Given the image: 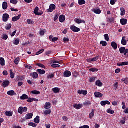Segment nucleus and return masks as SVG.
Segmentation results:
<instances>
[{"instance_id":"1","label":"nucleus","mask_w":128,"mask_h":128,"mask_svg":"<svg viewBox=\"0 0 128 128\" xmlns=\"http://www.w3.org/2000/svg\"><path fill=\"white\" fill-rule=\"evenodd\" d=\"M28 112V108L25 107H20L18 109V114H22L24 112Z\"/></svg>"},{"instance_id":"2","label":"nucleus","mask_w":128,"mask_h":128,"mask_svg":"<svg viewBox=\"0 0 128 128\" xmlns=\"http://www.w3.org/2000/svg\"><path fill=\"white\" fill-rule=\"evenodd\" d=\"M10 20V15L8 14H4L2 16V21L4 22H6Z\"/></svg>"},{"instance_id":"3","label":"nucleus","mask_w":128,"mask_h":128,"mask_svg":"<svg viewBox=\"0 0 128 128\" xmlns=\"http://www.w3.org/2000/svg\"><path fill=\"white\" fill-rule=\"evenodd\" d=\"M70 30L74 32H80V28L76 26H70Z\"/></svg>"},{"instance_id":"4","label":"nucleus","mask_w":128,"mask_h":128,"mask_svg":"<svg viewBox=\"0 0 128 128\" xmlns=\"http://www.w3.org/2000/svg\"><path fill=\"white\" fill-rule=\"evenodd\" d=\"M56 5L54 4H50L49 7V9H48V12H52L56 10Z\"/></svg>"},{"instance_id":"5","label":"nucleus","mask_w":128,"mask_h":128,"mask_svg":"<svg viewBox=\"0 0 128 128\" xmlns=\"http://www.w3.org/2000/svg\"><path fill=\"white\" fill-rule=\"evenodd\" d=\"M64 78H70V76H72V72L70 71L66 70L64 73Z\"/></svg>"},{"instance_id":"6","label":"nucleus","mask_w":128,"mask_h":128,"mask_svg":"<svg viewBox=\"0 0 128 128\" xmlns=\"http://www.w3.org/2000/svg\"><path fill=\"white\" fill-rule=\"evenodd\" d=\"M78 94H84L86 96L88 94V91L86 90H79L78 91Z\"/></svg>"},{"instance_id":"7","label":"nucleus","mask_w":128,"mask_h":128,"mask_svg":"<svg viewBox=\"0 0 128 128\" xmlns=\"http://www.w3.org/2000/svg\"><path fill=\"white\" fill-rule=\"evenodd\" d=\"M120 23L122 26H126L128 24V20L126 18H122L120 20Z\"/></svg>"},{"instance_id":"8","label":"nucleus","mask_w":128,"mask_h":128,"mask_svg":"<svg viewBox=\"0 0 128 128\" xmlns=\"http://www.w3.org/2000/svg\"><path fill=\"white\" fill-rule=\"evenodd\" d=\"M126 37L125 36H123L122 38L121 42L122 46H126L128 44V40H126Z\"/></svg>"},{"instance_id":"9","label":"nucleus","mask_w":128,"mask_h":128,"mask_svg":"<svg viewBox=\"0 0 128 128\" xmlns=\"http://www.w3.org/2000/svg\"><path fill=\"white\" fill-rule=\"evenodd\" d=\"M66 20V16L64 15H60L59 17V22H64Z\"/></svg>"},{"instance_id":"10","label":"nucleus","mask_w":128,"mask_h":128,"mask_svg":"<svg viewBox=\"0 0 128 128\" xmlns=\"http://www.w3.org/2000/svg\"><path fill=\"white\" fill-rule=\"evenodd\" d=\"M10 81L8 80H4L2 84V86L3 88H8V86H10Z\"/></svg>"},{"instance_id":"11","label":"nucleus","mask_w":128,"mask_h":128,"mask_svg":"<svg viewBox=\"0 0 128 128\" xmlns=\"http://www.w3.org/2000/svg\"><path fill=\"white\" fill-rule=\"evenodd\" d=\"M7 94L8 96H16V93L14 92V90H10L7 92Z\"/></svg>"},{"instance_id":"12","label":"nucleus","mask_w":128,"mask_h":128,"mask_svg":"<svg viewBox=\"0 0 128 128\" xmlns=\"http://www.w3.org/2000/svg\"><path fill=\"white\" fill-rule=\"evenodd\" d=\"M30 76L33 78H38V74L36 72H32L30 74Z\"/></svg>"},{"instance_id":"13","label":"nucleus","mask_w":128,"mask_h":128,"mask_svg":"<svg viewBox=\"0 0 128 128\" xmlns=\"http://www.w3.org/2000/svg\"><path fill=\"white\" fill-rule=\"evenodd\" d=\"M75 22L78 24H86V21H84V20H80L78 18L75 19Z\"/></svg>"},{"instance_id":"14","label":"nucleus","mask_w":128,"mask_h":128,"mask_svg":"<svg viewBox=\"0 0 128 128\" xmlns=\"http://www.w3.org/2000/svg\"><path fill=\"white\" fill-rule=\"evenodd\" d=\"M94 94L96 98H102V96H104V94H101L100 92H95Z\"/></svg>"},{"instance_id":"15","label":"nucleus","mask_w":128,"mask_h":128,"mask_svg":"<svg viewBox=\"0 0 128 128\" xmlns=\"http://www.w3.org/2000/svg\"><path fill=\"white\" fill-rule=\"evenodd\" d=\"M100 104L102 106H106V104L110 106V102L108 100L102 101L100 102Z\"/></svg>"},{"instance_id":"16","label":"nucleus","mask_w":128,"mask_h":128,"mask_svg":"<svg viewBox=\"0 0 128 128\" xmlns=\"http://www.w3.org/2000/svg\"><path fill=\"white\" fill-rule=\"evenodd\" d=\"M82 108V104H75L74 105V108L76 110H80Z\"/></svg>"},{"instance_id":"17","label":"nucleus","mask_w":128,"mask_h":128,"mask_svg":"<svg viewBox=\"0 0 128 128\" xmlns=\"http://www.w3.org/2000/svg\"><path fill=\"white\" fill-rule=\"evenodd\" d=\"M20 16H22V15L19 14L18 16L12 18V22H18V20L20 18Z\"/></svg>"},{"instance_id":"18","label":"nucleus","mask_w":128,"mask_h":128,"mask_svg":"<svg viewBox=\"0 0 128 128\" xmlns=\"http://www.w3.org/2000/svg\"><path fill=\"white\" fill-rule=\"evenodd\" d=\"M28 98V96L26 94H23L22 96L20 97V100H26Z\"/></svg>"},{"instance_id":"19","label":"nucleus","mask_w":128,"mask_h":128,"mask_svg":"<svg viewBox=\"0 0 128 128\" xmlns=\"http://www.w3.org/2000/svg\"><path fill=\"white\" fill-rule=\"evenodd\" d=\"M0 64L2 66H6V60H4V58H0Z\"/></svg>"},{"instance_id":"20","label":"nucleus","mask_w":128,"mask_h":128,"mask_svg":"<svg viewBox=\"0 0 128 128\" xmlns=\"http://www.w3.org/2000/svg\"><path fill=\"white\" fill-rule=\"evenodd\" d=\"M32 116H34V114L32 113H29L26 114V120H30L32 118Z\"/></svg>"},{"instance_id":"21","label":"nucleus","mask_w":128,"mask_h":128,"mask_svg":"<svg viewBox=\"0 0 128 128\" xmlns=\"http://www.w3.org/2000/svg\"><path fill=\"white\" fill-rule=\"evenodd\" d=\"M96 111V110L92 109L91 110V112L89 114V118L92 120V118H94V112Z\"/></svg>"},{"instance_id":"22","label":"nucleus","mask_w":128,"mask_h":128,"mask_svg":"<svg viewBox=\"0 0 128 128\" xmlns=\"http://www.w3.org/2000/svg\"><path fill=\"white\" fill-rule=\"evenodd\" d=\"M111 46L114 50H117L118 49V44L114 42H112L111 43Z\"/></svg>"},{"instance_id":"23","label":"nucleus","mask_w":128,"mask_h":128,"mask_svg":"<svg viewBox=\"0 0 128 128\" xmlns=\"http://www.w3.org/2000/svg\"><path fill=\"white\" fill-rule=\"evenodd\" d=\"M5 114L6 116H12V114H14V112H12V111H9V112H8L6 111V112H5Z\"/></svg>"},{"instance_id":"24","label":"nucleus","mask_w":128,"mask_h":128,"mask_svg":"<svg viewBox=\"0 0 128 128\" xmlns=\"http://www.w3.org/2000/svg\"><path fill=\"white\" fill-rule=\"evenodd\" d=\"M94 14H102V10L100 9H94L93 10Z\"/></svg>"},{"instance_id":"25","label":"nucleus","mask_w":128,"mask_h":128,"mask_svg":"<svg viewBox=\"0 0 128 128\" xmlns=\"http://www.w3.org/2000/svg\"><path fill=\"white\" fill-rule=\"evenodd\" d=\"M52 108V104L50 102H46L44 106L45 110H50Z\"/></svg>"},{"instance_id":"26","label":"nucleus","mask_w":128,"mask_h":128,"mask_svg":"<svg viewBox=\"0 0 128 128\" xmlns=\"http://www.w3.org/2000/svg\"><path fill=\"white\" fill-rule=\"evenodd\" d=\"M36 72L38 73V74L42 75V74H46V70H40V69H38L36 70Z\"/></svg>"},{"instance_id":"27","label":"nucleus","mask_w":128,"mask_h":128,"mask_svg":"<svg viewBox=\"0 0 128 128\" xmlns=\"http://www.w3.org/2000/svg\"><path fill=\"white\" fill-rule=\"evenodd\" d=\"M120 10L121 12L120 16H125V14H126V10L124 9V8H120Z\"/></svg>"},{"instance_id":"28","label":"nucleus","mask_w":128,"mask_h":128,"mask_svg":"<svg viewBox=\"0 0 128 128\" xmlns=\"http://www.w3.org/2000/svg\"><path fill=\"white\" fill-rule=\"evenodd\" d=\"M52 92H54V94H58L60 92V89L58 88H55L52 89Z\"/></svg>"},{"instance_id":"29","label":"nucleus","mask_w":128,"mask_h":128,"mask_svg":"<svg viewBox=\"0 0 128 128\" xmlns=\"http://www.w3.org/2000/svg\"><path fill=\"white\" fill-rule=\"evenodd\" d=\"M96 84L97 86L100 87H102L103 86L102 83L100 80H98L96 82Z\"/></svg>"},{"instance_id":"30","label":"nucleus","mask_w":128,"mask_h":128,"mask_svg":"<svg viewBox=\"0 0 128 128\" xmlns=\"http://www.w3.org/2000/svg\"><path fill=\"white\" fill-rule=\"evenodd\" d=\"M124 50H126V48L125 47H121L119 49V52H120V54H124Z\"/></svg>"},{"instance_id":"31","label":"nucleus","mask_w":128,"mask_h":128,"mask_svg":"<svg viewBox=\"0 0 128 128\" xmlns=\"http://www.w3.org/2000/svg\"><path fill=\"white\" fill-rule=\"evenodd\" d=\"M78 2L80 6H82L83 4H86V0H78Z\"/></svg>"},{"instance_id":"32","label":"nucleus","mask_w":128,"mask_h":128,"mask_svg":"<svg viewBox=\"0 0 128 128\" xmlns=\"http://www.w3.org/2000/svg\"><path fill=\"white\" fill-rule=\"evenodd\" d=\"M52 114V110H45V111L44 112V114H45V116H48V114Z\"/></svg>"},{"instance_id":"33","label":"nucleus","mask_w":128,"mask_h":128,"mask_svg":"<svg viewBox=\"0 0 128 128\" xmlns=\"http://www.w3.org/2000/svg\"><path fill=\"white\" fill-rule=\"evenodd\" d=\"M34 122L36 124H40V116H36V117L34 119Z\"/></svg>"},{"instance_id":"34","label":"nucleus","mask_w":128,"mask_h":128,"mask_svg":"<svg viewBox=\"0 0 128 128\" xmlns=\"http://www.w3.org/2000/svg\"><path fill=\"white\" fill-rule=\"evenodd\" d=\"M28 126H32V128H36V126H38V124L34 122L29 123L28 124Z\"/></svg>"},{"instance_id":"35","label":"nucleus","mask_w":128,"mask_h":128,"mask_svg":"<svg viewBox=\"0 0 128 128\" xmlns=\"http://www.w3.org/2000/svg\"><path fill=\"white\" fill-rule=\"evenodd\" d=\"M12 24H10L5 27V28L6 30H10L12 28Z\"/></svg>"},{"instance_id":"36","label":"nucleus","mask_w":128,"mask_h":128,"mask_svg":"<svg viewBox=\"0 0 128 128\" xmlns=\"http://www.w3.org/2000/svg\"><path fill=\"white\" fill-rule=\"evenodd\" d=\"M2 8L3 10H6L8 8V2H3Z\"/></svg>"},{"instance_id":"37","label":"nucleus","mask_w":128,"mask_h":128,"mask_svg":"<svg viewBox=\"0 0 128 128\" xmlns=\"http://www.w3.org/2000/svg\"><path fill=\"white\" fill-rule=\"evenodd\" d=\"M104 38L106 42H110V36H108V34H105L104 35Z\"/></svg>"},{"instance_id":"38","label":"nucleus","mask_w":128,"mask_h":128,"mask_svg":"<svg viewBox=\"0 0 128 128\" xmlns=\"http://www.w3.org/2000/svg\"><path fill=\"white\" fill-rule=\"evenodd\" d=\"M20 58H16L14 60V64H16V66H18V64H20Z\"/></svg>"},{"instance_id":"39","label":"nucleus","mask_w":128,"mask_h":128,"mask_svg":"<svg viewBox=\"0 0 128 128\" xmlns=\"http://www.w3.org/2000/svg\"><path fill=\"white\" fill-rule=\"evenodd\" d=\"M100 44H102V46H108V42L106 41H101L100 42Z\"/></svg>"},{"instance_id":"40","label":"nucleus","mask_w":128,"mask_h":128,"mask_svg":"<svg viewBox=\"0 0 128 128\" xmlns=\"http://www.w3.org/2000/svg\"><path fill=\"white\" fill-rule=\"evenodd\" d=\"M90 72H98V69L96 68H92L90 69Z\"/></svg>"},{"instance_id":"41","label":"nucleus","mask_w":128,"mask_h":128,"mask_svg":"<svg viewBox=\"0 0 128 128\" xmlns=\"http://www.w3.org/2000/svg\"><path fill=\"white\" fill-rule=\"evenodd\" d=\"M32 94H40V91L34 90L32 92Z\"/></svg>"},{"instance_id":"42","label":"nucleus","mask_w":128,"mask_h":128,"mask_svg":"<svg viewBox=\"0 0 128 128\" xmlns=\"http://www.w3.org/2000/svg\"><path fill=\"white\" fill-rule=\"evenodd\" d=\"M64 62L62 61H58V60H53L52 64H63Z\"/></svg>"},{"instance_id":"43","label":"nucleus","mask_w":128,"mask_h":128,"mask_svg":"<svg viewBox=\"0 0 128 128\" xmlns=\"http://www.w3.org/2000/svg\"><path fill=\"white\" fill-rule=\"evenodd\" d=\"M38 10H40V8L36 6L34 10V14H36V16L37 14L38 13Z\"/></svg>"},{"instance_id":"44","label":"nucleus","mask_w":128,"mask_h":128,"mask_svg":"<svg viewBox=\"0 0 128 128\" xmlns=\"http://www.w3.org/2000/svg\"><path fill=\"white\" fill-rule=\"evenodd\" d=\"M20 40L18 38H15V42L14 44H15V46H18V44H20Z\"/></svg>"},{"instance_id":"45","label":"nucleus","mask_w":128,"mask_h":128,"mask_svg":"<svg viewBox=\"0 0 128 128\" xmlns=\"http://www.w3.org/2000/svg\"><path fill=\"white\" fill-rule=\"evenodd\" d=\"M52 67L53 68H60V65L58 64H53L52 65Z\"/></svg>"},{"instance_id":"46","label":"nucleus","mask_w":128,"mask_h":128,"mask_svg":"<svg viewBox=\"0 0 128 128\" xmlns=\"http://www.w3.org/2000/svg\"><path fill=\"white\" fill-rule=\"evenodd\" d=\"M10 76L11 78H14V72H12V70H10Z\"/></svg>"},{"instance_id":"47","label":"nucleus","mask_w":128,"mask_h":128,"mask_svg":"<svg viewBox=\"0 0 128 128\" xmlns=\"http://www.w3.org/2000/svg\"><path fill=\"white\" fill-rule=\"evenodd\" d=\"M27 22L28 24H34V20L30 19H28L27 20Z\"/></svg>"},{"instance_id":"48","label":"nucleus","mask_w":128,"mask_h":128,"mask_svg":"<svg viewBox=\"0 0 128 128\" xmlns=\"http://www.w3.org/2000/svg\"><path fill=\"white\" fill-rule=\"evenodd\" d=\"M107 112L108 114H114V111L109 108L107 110Z\"/></svg>"},{"instance_id":"49","label":"nucleus","mask_w":128,"mask_h":128,"mask_svg":"<svg viewBox=\"0 0 128 128\" xmlns=\"http://www.w3.org/2000/svg\"><path fill=\"white\" fill-rule=\"evenodd\" d=\"M100 60V56H98L92 58V61L93 62H96V60Z\"/></svg>"},{"instance_id":"50","label":"nucleus","mask_w":128,"mask_h":128,"mask_svg":"<svg viewBox=\"0 0 128 128\" xmlns=\"http://www.w3.org/2000/svg\"><path fill=\"white\" fill-rule=\"evenodd\" d=\"M108 22H110V24H112V22H114V18H108Z\"/></svg>"},{"instance_id":"51","label":"nucleus","mask_w":128,"mask_h":128,"mask_svg":"<svg viewBox=\"0 0 128 128\" xmlns=\"http://www.w3.org/2000/svg\"><path fill=\"white\" fill-rule=\"evenodd\" d=\"M63 42L64 44H67V42H70V38H64L63 39Z\"/></svg>"},{"instance_id":"52","label":"nucleus","mask_w":128,"mask_h":128,"mask_svg":"<svg viewBox=\"0 0 128 128\" xmlns=\"http://www.w3.org/2000/svg\"><path fill=\"white\" fill-rule=\"evenodd\" d=\"M122 82H124L125 84H128V78H126L122 80Z\"/></svg>"},{"instance_id":"53","label":"nucleus","mask_w":128,"mask_h":128,"mask_svg":"<svg viewBox=\"0 0 128 128\" xmlns=\"http://www.w3.org/2000/svg\"><path fill=\"white\" fill-rule=\"evenodd\" d=\"M90 104H92L90 102H86L84 103V106H90Z\"/></svg>"},{"instance_id":"54","label":"nucleus","mask_w":128,"mask_h":128,"mask_svg":"<svg viewBox=\"0 0 128 128\" xmlns=\"http://www.w3.org/2000/svg\"><path fill=\"white\" fill-rule=\"evenodd\" d=\"M36 66L40 68H46V66L42 64H37Z\"/></svg>"},{"instance_id":"55","label":"nucleus","mask_w":128,"mask_h":128,"mask_svg":"<svg viewBox=\"0 0 128 128\" xmlns=\"http://www.w3.org/2000/svg\"><path fill=\"white\" fill-rule=\"evenodd\" d=\"M44 52V49H42L40 51L38 52L36 54V56H38L40 54H42V52Z\"/></svg>"},{"instance_id":"56","label":"nucleus","mask_w":128,"mask_h":128,"mask_svg":"<svg viewBox=\"0 0 128 128\" xmlns=\"http://www.w3.org/2000/svg\"><path fill=\"white\" fill-rule=\"evenodd\" d=\"M54 78V74H51L47 76V78L50 80V78Z\"/></svg>"},{"instance_id":"57","label":"nucleus","mask_w":128,"mask_h":128,"mask_svg":"<svg viewBox=\"0 0 128 128\" xmlns=\"http://www.w3.org/2000/svg\"><path fill=\"white\" fill-rule=\"evenodd\" d=\"M8 36L6 34H4L2 37V40H8Z\"/></svg>"},{"instance_id":"58","label":"nucleus","mask_w":128,"mask_h":128,"mask_svg":"<svg viewBox=\"0 0 128 128\" xmlns=\"http://www.w3.org/2000/svg\"><path fill=\"white\" fill-rule=\"evenodd\" d=\"M59 16H60V14H56L54 18V22H56V20H58V19Z\"/></svg>"},{"instance_id":"59","label":"nucleus","mask_w":128,"mask_h":128,"mask_svg":"<svg viewBox=\"0 0 128 128\" xmlns=\"http://www.w3.org/2000/svg\"><path fill=\"white\" fill-rule=\"evenodd\" d=\"M117 0H111L110 4H112V6H114V4H116V2Z\"/></svg>"},{"instance_id":"60","label":"nucleus","mask_w":128,"mask_h":128,"mask_svg":"<svg viewBox=\"0 0 128 128\" xmlns=\"http://www.w3.org/2000/svg\"><path fill=\"white\" fill-rule=\"evenodd\" d=\"M10 4H18L17 0H10Z\"/></svg>"},{"instance_id":"61","label":"nucleus","mask_w":128,"mask_h":128,"mask_svg":"<svg viewBox=\"0 0 128 128\" xmlns=\"http://www.w3.org/2000/svg\"><path fill=\"white\" fill-rule=\"evenodd\" d=\"M96 77H92L90 78V80H89L90 82H94V80H96Z\"/></svg>"},{"instance_id":"62","label":"nucleus","mask_w":128,"mask_h":128,"mask_svg":"<svg viewBox=\"0 0 128 128\" xmlns=\"http://www.w3.org/2000/svg\"><path fill=\"white\" fill-rule=\"evenodd\" d=\"M27 102H29V103L32 102H34V98H28V97Z\"/></svg>"},{"instance_id":"63","label":"nucleus","mask_w":128,"mask_h":128,"mask_svg":"<svg viewBox=\"0 0 128 128\" xmlns=\"http://www.w3.org/2000/svg\"><path fill=\"white\" fill-rule=\"evenodd\" d=\"M120 72H122V70H120V68H118V69L116 70L115 73L116 74H120Z\"/></svg>"},{"instance_id":"64","label":"nucleus","mask_w":128,"mask_h":128,"mask_svg":"<svg viewBox=\"0 0 128 128\" xmlns=\"http://www.w3.org/2000/svg\"><path fill=\"white\" fill-rule=\"evenodd\" d=\"M40 34L42 36H44V30H40Z\"/></svg>"}]
</instances>
